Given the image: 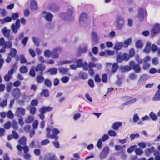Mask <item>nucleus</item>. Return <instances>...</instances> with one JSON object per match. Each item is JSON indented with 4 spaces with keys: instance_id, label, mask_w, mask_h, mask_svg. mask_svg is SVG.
<instances>
[{
    "instance_id": "f257e3e1",
    "label": "nucleus",
    "mask_w": 160,
    "mask_h": 160,
    "mask_svg": "<svg viewBox=\"0 0 160 160\" xmlns=\"http://www.w3.org/2000/svg\"><path fill=\"white\" fill-rule=\"evenodd\" d=\"M74 12L73 8L71 6L68 7L67 12L60 13V16L63 20L66 21H72L74 19L73 15Z\"/></svg>"
},
{
    "instance_id": "f03ea898",
    "label": "nucleus",
    "mask_w": 160,
    "mask_h": 160,
    "mask_svg": "<svg viewBox=\"0 0 160 160\" xmlns=\"http://www.w3.org/2000/svg\"><path fill=\"white\" fill-rule=\"evenodd\" d=\"M124 23V21L122 17L118 16L116 18L114 24L117 29H121L123 27Z\"/></svg>"
},
{
    "instance_id": "7ed1b4c3",
    "label": "nucleus",
    "mask_w": 160,
    "mask_h": 160,
    "mask_svg": "<svg viewBox=\"0 0 160 160\" xmlns=\"http://www.w3.org/2000/svg\"><path fill=\"white\" fill-rule=\"evenodd\" d=\"M88 17L85 13H82L80 16L79 22L80 24L82 26H84L87 22Z\"/></svg>"
},
{
    "instance_id": "20e7f679",
    "label": "nucleus",
    "mask_w": 160,
    "mask_h": 160,
    "mask_svg": "<svg viewBox=\"0 0 160 160\" xmlns=\"http://www.w3.org/2000/svg\"><path fill=\"white\" fill-rule=\"evenodd\" d=\"M20 20L18 19L16 20L15 23L12 24L11 26V29L12 32L15 34L17 33L18 29L20 28Z\"/></svg>"
},
{
    "instance_id": "39448f33",
    "label": "nucleus",
    "mask_w": 160,
    "mask_h": 160,
    "mask_svg": "<svg viewBox=\"0 0 160 160\" xmlns=\"http://www.w3.org/2000/svg\"><path fill=\"white\" fill-rule=\"evenodd\" d=\"M160 32V24L158 23L155 24L151 31V35L153 37Z\"/></svg>"
},
{
    "instance_id": "423d86ee",
    "label": "nucleus",
    "mask_w": 160,
    "mask_h": 160,
    "mask_svg": "<svg viewBox=\"0 0 160 160\" xmlns=\"http://www.w3.org/2000/svg\"><path fill=\"white\" fill-rule=\"evenodd\" d=\"M25 109L21 107H18L16 111L15 114L18 117H21L25 115Z\"/></svg>"
},
{
    "instance_id": "0eeeda50",
    "label": "nucleus",
    "mask_w": 160,
    "mask_h": 160,
    "mask_svg": "<svg viewBox=\"0 0 160 160\" xmlns=\"http://www.w3.org/2000/svg\"><path fill=\"white\" fill-rule=\"evenodd\" d=\"M43 160H57L55 154L52 152L47 153L44 156Z\"/></svg>"
},
{
    "instance_id": "6e6552de",
    "label": "nucleus",
    "mask_w": 160,
    "mask_h": 160,
    "mask_svg": "<svg viewBox=\"0 0 160 160\" xmlns=\"http://www.w3.org/2000/svg\"><path fill=\"white\" fill-rule=\"evenodd\" d=\"M42 17L48 21H51L53 18V15L49 12L46 11H43L42 12Z\"/></svg>"
},
{
    "instance_id": "1a4fd4ad",
    "label": "nucleus",
    "mask_w": 160,
    "mask_h": 160,
    "mask_svg": "<svg viewBox=\"0 0 160 160\" xmlns=\"http://www.w3.org/2000/svg\"><path fill=\"white\" fill-rule=\"evenodd\" d=\"M12 94L14 98L16 99L19 98L21 95L20 93V90L18 88L13 89L12 92Z\"/></svg>"
},
{
    "instance_id": "9d476101",
    "label": "nucleus",
    "mask_w": 160,
    "mask_h": 160,
    "mask_svg": "<svg viewBox=\"0 0 160 160\" xmlns=\"http://www.w3.org/2000/svg\"><path fill=\"white\" fill-rule=\"evenodd\" d=\"M45 69L44 65L42 64H38L35 68V70L36 72H39L40 74L43 75V71Z\"/></svg>"
},
{
    "instance_id": "9b49d317",
    "label": "nucleus",
    "mask_w": 160,
    "mask_h": 160,
    "mask_svg": "<svg viewBox=\"0 0 160 160\" xmlns=\"http://www.w3.org/2000/svg\"><path fill=\"white\" fill-rule=\"evenodd\" d=\"M147 12L145 10L142 8L139 9L138 11V18L140 21H142L144 17L146 15Z\"/></svg>"
},
{
    "instance_id": "f8f14e48",
    "label": "nucleus",
    "mask_w": 160,
    "mask_h": 160,
    "mask_svg": "<svg viewBox=\"0 0 160 160\" xmlns=\"http://www.w3.org/2000/svg\"><path fill=\"white\" fill-rule=\"evenodd\" d=\"M148 76L146 74H143L141 75L138 81V84L141 85L145 81L147 80L148 78Z\"/></svg>"
},
{
    "instance_id": "ddd939ff",
    "label": "nucleus",
    "mask_w": 160,
    "mask_h": 160,
    "mask_svg": "<svg viewBox=\"0 0 160 160\" xmlns=\"http://www.w3.org/2000/svg\"><path fill=\"white\" fill-rule=\"evenodd\" d=\"M48 132L47 134V136L48 138H51V139H53L55 140H57L58 138V137L55 134H50V129L49 128H47L46 129Z\"/></svg>"
},
{
    "instance_id": "4468645a",
    "label": "nucleus",
    "mask_w": 160,
    "mask_h": 160,
    "mask_svg": "<svg viewBox=\"0 0 160 160\" xmlns=\"http://www.w3.org/2000/svg\"><path fill=\"white\" fill-rule=\"evenodd\" d=\"M123 47V43L122 42H116L115 44L114 49L115 50L118 51L120 50Z\"/></svg>"
},
{
    "instance_id": "2eb2a0df",
    "label": "nucleus",
    "mask_w": 160,
    "mask_h": 160,
    "mask_svg": "<svg viewBox=\"0 0 160 160\" xmlns=\"http://www.w3.org/2000/svg\"><path fill=\"white\" fill-rule=\"evenodd\" d=\"M76 59H72L71 60H66L61 61L60 62V65L65 64H70L74 63L76 62Z\"/></svg>"
},
{
    "instance_id": "dca6fc26",
    "label": "nucleus",
    "mask_w": 160,
    "mask_h": 160,
    "mask_svg": "<svg viewBox=\"0 0 160 160\" xmlns=\"http://www.w3.org/2000/svg\"><path fill=\"white\" fill-rule=\"evenodd\" d=\"M122 123L121 122H114L112 125V128L114 130H117L119 127L121 126Z\"/></svg>"
},
{
    "instance_id": "f3484780",
    "label": "nucleus",
    "mask_w": 160,
    "mask_h": 160,
    "mask_svg": "<svg viewBox=\"0 0 160 160\" xmlns=\"http://www.w3.org/2000/svg\"><path fill=\"white\" fill-rule=\"evenodd\" d=\"M12 20L11 17L8 16L4 18L1 19V24H3L5 23L10 22Z\"/></svg>"
},
{
    "instance_id": "a211bd4d",
    "label": "nucleus",
    "mask_w": 160,
    "mask_h": 160,
    "mask_svg": "<svg viewBox=\"0 0 160 160\" xmlns=\"http://www.w3.org/2000/svg\"><path fill=\"white\" fill-rule=\"evenodd\" d=\"M34 119V117L32 115H30L26 118L25 122L26 123H29L32 122Z\"/></svg>"
},
{
    "instance_id": "6ab92c4d",
    "label": "nucleus",
    "mask_w": 160,
    "mask_h": 160,
    "mask_svg": "<svg viewBox=\"0 0 160 160\" xmlns=\"http://www.w3.org/2000/svg\"><path fill=\"white\" fill-rule=\"evenodd\" d=\"M4 36L6 38L10 34V30L8 29L7 27H4L2 30Z\"/></svg>"
},
{
    "instance_id": "aec40b11",
    "label": "nucleus",
    "mask_w": 160,
    "mask_h": 160,
    "mask_svg": "<svg viewBox=\"0 0 160 160\" xmlns=\"http://www.w3.org/2000/svg\"><path fill=\"white\" fill-rule=\"evenodd\" d=\"M87 50V47L86 45H85L82 47H79L78 50V52L79 53H83L86 52Z\"/></svg>"
},
{
    "instance_id": "412c9836",
    "label": "nucleus",
    "mask_w": 160,
    "mask_h": 160,
    "mask_svg": "<svg viewBox=\"0 0 160 160\" xmlns=\"http://www.w3.org/2000/svg\"><path fill=\"white\" fill-rule=\"evenodd\" d=\"M17 52V51L15 49L12 48L10 49V52L8 54L12 57H15L16 55Z\"/></svg>"
},
{
    "instance_id": "4be33fe9",
    "label": "nucleus",
    "mask_w": 160,
    "mask_h": 160,
    "mask_svg": "<svg viewBox=\"0 0 160 160\" xmlns=\"http://www.w3.org/2000/svg\"><path fill=\"white\" fill-rule=\"evenodd\" d=\"M152 99L154 101H157L160 100V90H158L156 92Z\"/></svg>"
},
{
    "instance_id": "5701e85b",
    "label": "nucleus",
    "mask_w": 160,
    "mask_h": 160,
    "mask_svg": "<svg viewBox=\"0 0 160 160\" xmlns=\"http://www.w3.org/2000/svg\"><path fill=\"white\" fill-rule=\"evenodd\" d=\"M51 56L52 58L53 59H56L59 57V54L56 51V49H53L51 52Z\"/></svg>"
},
{
    "instance_id": "b1692460",
    "label": "nucleus",
    "mask_w": 160,
    "mask_h": 160,
    "mask_svg": "<svg viewBox=\"0 0 160 160\" xmlns=\"http://www.w3.org/2000/svg\"><path fill=\"white\" fill-rule=\"evenodd\" d=\"M44 79V78L42 75L40 74L37 76L36 78V80L37 82L40 83L42 82Z\"/></svg>"
},
{
    "instance_id": "393cba45",
    "label": "nucleus",
    "mask_w": 160,
    "mask_h": 160,
    "mask_svg": "<svg viewBox=\"0 0 160 160\" xmlns=\"http://www.w3.org/2000/svg\"><path fill=\"white\" fill-rule=\"evenodd\" d=\"M30 8L32 10H35L37 8L36 2L34 0H32L31 3Z\"/></svg>"
},
{
    "instance_id": "a878e982",
    "label": "nucleus",
    "mask_w": 160,
    "mask_h": 160,
    "mask_svg": "<svg viewBox=\"0 0 160 160\" xmlns=\"http://www.w3.org/2000/svg\"><path fill=\"white\" fill-rule=\"evenodd\" d=\"M58 70L61 73L65 74L67 73L69 69L63 67H60L58 68Z\"/></svg>"
},
{
    "instance_id": "bb28decb",
    "label": "nucleus",
    "mask_w": 160,
    "mask_h": 160,
    "mask_svg": "<svg viewBox=\"0 0 160 160\" xmlns=\"http://www.w3.org/2000/svg\"><path fill=\"white\" fill-rule=\"evenodd\" d=\"M154 148L153 147H152L146 150L145 152L146 155L147 156H148L150 154L154 151Z\"/></svg>"
},
{
    "instance_id": "cd10ccee",
    "label": "nucleus",
    "mask_w": 160,
    "mask_h": 160,
    "mask_svg": "<svg viewBox=\"0 0 160 160\" xmlns=\"http://www.w3.org/2000/svg\"><path fill=\"white\" fill-rule=\"evenodd\" d=\"M132 40L131 38H128L125 40L123 42V47L125 48H127L128 45L131 43Z\"/></svg>"
},
{
    "instance_id": "c85d7f7f",
    "label": "nucleus",
    "mask_w": 160,
    "mask_h": 160,
    "mask_svg": "<svg viewBox=\"0 0 160 160\" xmlns=\"http://www.w3.org/2000/svg\"><path fill=\"white\" fill-rule=\"evenodd\" d=\"M26 138L25 137L21 138L18 140V143L22 145L26 144Z\"/></svg>"
},
{
    "instance_id": "c756f323",
    "label": "nucleus",
    "mask_w": 160,
    "mask_h": 160,
    "mask_svg": "<svg viewBox=\"0 0 160 160\" xmlns=\"http://www.w3.org/2000/svg\"><path fill=\"white\" fill-rule=\"evenodd\" d=\"M132 68L137 73H139L141 71V68L140 66L138 64H135Z\"/></svg>"
},
{
    "instance_id": "7c9ffc66",
    "label": "nucleus",
    "mask_w": 160,
    "mask_h": 160,
    "mask_svg": "<svg viewBox=\"0 0 160 160\" xmlns=\"http://www.w3.org/2000/svg\"><path fill=\"white\" fill-rule=\"evenodd\" d=\"M32 39L35 45L37 46H38L39 45L40 40L39 39L35 37H32Z\"/></svg>"
},
{
    "instance_id": "2f4dec72",
    "label": "nucleus",
    "mask_w": 160,
    "mask_h": 160,
    "mask_svg": "<svg viewBox=\"0 0 160 160\" xmlns=\"http://www.w3.org/2000/svg\"><path fill=\"white\" fill-rule=\"evenodd\" d=\"M120 69L122 72H125L130 71L131 69V68L128 66H125L121 67Z\"/></svg>"
},
{
    "instance_id": "473e14b6",
    "label": "nucleus",
    "mask_w": 160,
    "mask_h": 160,
    "mask_svg": "<svg viewBox=\"0 0 160 160\" xmlns=\"http://www.w3.org/2000/svg\"><path fill=\"white\" fill-rule=\"evenodd\" d=\"M108 135L111 137H115L117 135L116 132L113 130H109L108 131Z\"/></svg>"
},
{
    "instance_id": "72a5a7b5",
    "label": "nucleus",
    "mask_w": 160,
    "mask_h": 160,
    "mask_svg": "<svg viewBox=\"0 0 160 160\" xmlns=\"http://www.w3.org/2000/svg\"><path fill=\"white\" fill-rule=\"evenodd\" d=\"M79 77L83 79H85L87 78V74L84 72H80L79 73Z\"/></svg>"
},
{
    "instance_id": "f704fd0d",
    "label": "nucleus",
    "mask_w": 160,
    "mask_h": 160,
    "mask_svg": "<svg viewBox=\"0 0 160 160\" xmlns=\"http://www.w3.org/2000/svg\"><path fill=\"white\" fill-rule=\"evenodd\" d=\"M136 47L138 48H141L142 47L143 44L142 42L140 40H138L135 44Z\"/></svg>"
},
{
    "instance_id": "c9c22d12",
    "label": "nucleus",
    "mask_w": 160,
    "mask_h": 160,
    "mask_svg": "<svg viewBox=\"0 0 160 160\" xmlns=\"http://www.w3.org/2000/svg\"><path fill=\"white\" fill-rule=\"evenodd\" d=\"M137 100L136 99L133 98L130 100L124 102L123 104V106H125L129 104H131L134 102H135Z\"/></svg>"
},
{
    "instance_id": "e433bc0d",
    "label": "nucleus",
    "mask_w": 160,
    "mask_h": 160,
    "mask_svg": "<svg viewBox=\"0 0 160 160\" xmlns=\"http://www.w3.org/2000/svg\"><path fill=\"white\" fill-rule=\"evenodd\" d=\"M20 71L22 73L26 72L28 71V68L26 66H22L20 68Z\"/></svg>"
},
{
    "instance_id": "4c0bfd02",
    "label": "nucleus",
    "mask_w": 160,
    "mask_h": 160,
    "mask_svg": "<svg viewBox=\"0 0 160 160\" xmlns=\"http://www.w3.org/2000/svg\"><path fill=\"white\" fill-rule=\"evenodd\" d=\"M155 156V160H160V153L158 151H155L153 153Z\"/></svg>"
},
{
    "instance_id": "58836bf2",
    "label": "nucleus",
    "mask_w": 160,
    "mask_h": 160,
    "mask_svg": "<svg viewBox=\"0 0 160 160\" xmlns=\"http://www.w3.org/2000/svg\"><path fill=\"white\" fill-rule=\"evenodd\" d=\"M149 116L151 119L155 121L156 120L157 118V116L153 112H151L149 114Z\"/></svg>"
},
{
    "instance_id": "ea45409f",
    "label": "nucleus",
    "mask_w": 160,
    "mask_h": 160,
    "mask_svg": "<svg viewBox=\"0 0 160 160\" xmlns=\"http://www.w3.org/2000/svg\"><path fill=\"white\" fill-rule=\"evenodd\" d=\"M135 152L136 154L138 155H141L143 153L142 150L139 148H137L135 150Z\"/></svg>"
},
{
    "instance_id": "a19ab883",
    "label": "nucleus",
    "mask_w": 160,
    "mask_h": 160,
    "mask_svg": "<svg viewBox=\"0 0 160 160\" xmlns=\"http://www.w3.org/2000/svg\"><path fill=\"white\" fill-rule=\"evenodd\" d=\"M6 48H10L12 46V43L10 41L6 42L4 43V46Z\"/></svg>"
},
{
    "instance_id": "79ce46f5",
    "label": "nucleus",
    "mask_w": 160,
    "mask_h": 160,
    "mask_svg": "<svg viewBox=\"0 0 160 160\" xmlns=\"http://www.w3.org/2000/svg\"><path fill=\"white\" fill-rule=\"evenodd\" d=\"M48 72H50L51 74H55L57 73V69L56 68H51L48 70Z\"/></svg>"
},
{
    "instance_id": "37998d69",
    "label": "nucleus",
    "mask_w": 160,
    "mask_h": 160,
    "mask_svg": "<svg viewBox=\"0 0 160 160\" xmlns=\"http://www.w3.org/2000/svg\"><path fill=\"white\" fill-rule=\"evenodd\" d=\"M118 68V64L117 63H113L112 66V72L113 73H114L117 70Z\"/></svg>"
},
{
    "instance_id": "c03bdc74",
    "label": "nucleus",
    "mask_w": 160,
    "mask_h": 160,
    "mask_svg": "<svg viewBox=\"0 0 160 160\" xmlns=\"http://www.w3.org/2000/svg\"><path fill=\"white\" fill-rule=\"evenodd\" d=\"M42 96H44L45 97H48L49 95V93L48 90L47 89H44L41 93Z\"/></svg>"
},
{
    "instance_id": "a18cd8bd",
    "label": "nucleus",
    "mask_w": 160,
    "mask_h": 160,
    "mask_svg": "<svg viewBox=\"0 0 160 160\" xmlns=\"http://www.w3.org/2000/svg\"><path fill=\"white\" fill-rule=\"evenodd\" d=\"M44 55L47 58H49L51 56V52L48 50H47L44 52Z\"/></svg>"
},
{
    "instance_id": "49530a36",
    "label": "nucleus",
    "mask_w": 160,
    "mask_h": 160,
    "mask_svg": "<svg viewBox=\"0 0 160 160\" xmlns=\"http://www.w3.org/2000/svg\"><path fill=\"white\" fill-rule=\"evenodd\" d=\"M150 67V64L148 62H143L142 68L144 70L148 69Z\"/></svg>"
},
{
    "instance_id": "de8ad7c7",
    "label": "nucleus",
    "mask_w": 160,
    "mask_h": 160,
    "mask_svg": "<svg viewBox=\"0 0 160 160\" xmlns=\"http://www.w3.org/2000/svg\"><path fill=\"white\" fill-rule=\"evenodd\" d=\"M19 17V15L17 13H12L11 15L12 20H17V19Z\"/></svg>"
},
{
    "instance_id": "09e8293b",
    "label": "nucleus",
    "mask_w": 160,
    "mask_h": 160,
    "mask_svg": "<svg viewBox=\"0 0 160 160\" xmlns=\"http://www.w3.org/2000/svg\"><path fill=\"white\" fill-rule=\"evenodd\" d=\"M109 152V148L108 147H106L104 148L102 152L108 155Z\"/></svg>"
},
{
    "instance_id": "8fccbe9b",
    "label": "nucleus",
    "mask_w": 160,
    "mask_h": 160,
    "mask_svg": "<svg viewBox=\"0 0 160 160\" xmlns=\"http://www.w3.org/2000/svg\"><path fill=\"white\" fill-rule=\"evenodd\" d=\"M91 36L92 39L95 41H97L98 40L97 34L94 32H92L91 34Z\"/></svg>"
},
{
    "instance_id": "3c124183",
    "label": "nucleus",
    "mask_w": 160,
    "mask_h": 160,
    "mask_svg": "<svg viewBox=\"0 0 160 160\" xmlns=\"http://www.w3.org/2000/svg\"><path fill=\"white\" fill-rule=\"evenodd\" d=\"M136 145H134L131 146L127 149V152L130 153L134 151V149L136 147Z\"/></svg>"
},
{
    "instance_id": "603ef678",
    "label": "nucleus",
    "mask_w": 160,
    "mask_h": 160,
    "mask_svg": "<svg viewBox=\"0 0 160 160\" xmlns=\"http://www.w3.org/2000/svg\"><path fill=\"white\" fill-rule=\"evenodd\" d=\"M36 108L34 107H32L30 108V112L31 114L34 115L36 113Z\"/></svg>"
},
{
    "instance_id": "864d4df0",
    "label": "nucleus",
    "mask_w": 160,
    "mask_h": 160,
    "mask_svg": "<svg viewBox=\"0 0 160 160\" xmlns=\"http://www.w3.org/2000/svg\"><path fill=\"white\" fill-rule=\"evenodd\" d=\"M0 13L2 17H4L7 14V12L5 9H2L0 8Z\"/></svg>"
},
{
    "instance_id": "5fc2aeb1",
    "label": "nucleus",
    "mask_w": 160,
    "mask_h": 160,
    "mask_svg": "<svg viewBox=\"0 0 160 160\" xmlns=\"http://www.w3.org/2000/svg\"><path fill=\"white\" fill-rule=\"evenodd\" d=\"M139 135L138 133L132 134L130 135V137L131 140H132L134 139L135 138H138Z\"/></svg>"
},
{
    "instance_id": "6e6d98bb",
    "label": "nucleus",
    "mask_w": 160,
    "mask_h": 160,
    "mask_svg": "<svg viewBox=\"0 0 160 160\" xmlns=\"http://www.w3.org/2000/svg\"><path fill=\"white\" fill-rule=\"evenodd\" d=\"M122 57L123 60L127 61L129 59L130 56L126 53L123 54Z\"/></svg>"
},
{
    "instance_id": "4d7b16f0",
    "label": "nucleus",
    "mask_w": 160,
    "mask_h": 160,
    "mask_svg": "<svg viewBox=\"0 0 160 160\" xmlns=\"http://www.w3.org/2000/svg\"><path fill=\"white\" fill-rule=\"evenodd\" d=\"M81 116V114L79 113H77L75 114L73 117V119L75 120H77L79 119Z\"/></svg>"
},
{
    "instance_id": "13d9d810",
    "label": "nucleus",
    "mask_w": 160,
    "mask_h": 160,
    "mask_svg": "<svg viewBox=\"0 0 160 160\" xmlns=\"http://www.w3.org/2000/svg\"><path fill=\"white\" fill-rule=\"evenodd\" d=\"M132 119L134 122H136L138 121L139 118L137 114H135L133 115Z\"/></svg>"
},
{
    "instance_id": "bf43d9fd",
    "label": "nucleus",
    "mask_w": 160,
    "mask_h": 160,
    "mask_svg": "<svg viewBox=\"0 0 160 160\" xmlns=\"http://www.w3.org/2000/svg\"><path fill=\"white\" fill-rule=\"evenodd\" d=\"M29 75L32 77H34L35 75V72L34 67L32 68L29 72Z\"/></svg>"
},
{
    "instance_id": "052dcab7",
    "label": "nucleus",
    "mask_w": 160,
    "mask_h": 160,
    "mask_svg": "<svg viewBox=\"0 0 160 160\" xmlns=\"http://www.w3.org/2000/svg\"><path fill=\"white\" fill-rule=\"evenodd\" d=\"M12 86V83L11 82H9L7 84L6 89L8 92H10L11 91Z\"/></svg>"
},
{
    "instance_id": "680f3d73",
    "label": "nucleus",
    "mask_w": 160,
    "mask_h": 160,
    "mask_svg": "<svg viewBox=\"0 0 160 160\" xmlns=\"http://www.w3.org/2000/svg\"><path fill=\"white\" fill-rule=\"evenodd\" d=\"M69 79V78L68 77L64 76L62 77L61 80L63 83H66L68 82Z\"/></svg>"
},
{
    "instance_id": "e2e57ef3",
    "label": "nucleus",
    "mask_w": 160,
    "mask_h": 160,
    "mask_svg": "<svg viewBox=\"0 0 160 160\" xmlns=\"http://www.w3.org/2000/svg\"><path fill=\"white\" fill-rule=\"evenodd\" d=\"M76 62H77V66L78 68H80L82 67L83 61L82 59H79L77 61H76Z\"/></svg>"
},
{
    "instance_id": "0e129e2a",
    "label": "nucleus",
    "mask_w": 160,
    "mask_h": 160,
    "mask_svg": "<svg viewBox=\"0 0 160 160\" xmlns=\"http://www.w3.org/2000/svg\"><path fill=\"white\" fill-rule=\"evenodd\" d=\"M7 99L4 100L0 103V106L2 107H4L7 105Z\"/></svg>"
},
{
    "instance_id": "69168bd1",
    "label": "nucleus",
    "mask_w": 160,
    "mask_h": 160,
    "mask_svg": "<svg viewBox=\"0 0 160 160\" xmlns=\"http://www.w3.org/2000/svg\"><path fill=\"white\" fill-rule=\"evenodd\" d=\"M45 85L48 87H50L51 86L52 83L48 79H46L44 81Z\"/></svg>"
},
{
    "instance_id": "338daca9",
    "label": "nucleus",
    "mask_w": 160,
    "mask_h": 160,
    "mask_svg": "<svg viewBox=\"0 0 160 160\" xmlns=\"http://www.w3.org/2000/svg\"><path fill=\"white\" fill-rule=\"evenodd\" d=\"M109 138L108 135L107 134H105L102 136L101 139L102 141L104 142L108 139Z\"/></svg>"
},
{
    "instance_id": "774afa93",
    "label": "nucleus",
    "mask_w": 160,
    "mask_h": 160,
    "mask_svg": "<svg viewBox=\"0 0 160 160\" xmlns=\"http://www.w3.org/2000/svg\"><path fill=\"white\" fill-rule=\"evenodd\" d=\"M28 38L27 37L24 38L21 41V43L24 46H26L28 40Z\"/></svg>"
}]
</instances>
